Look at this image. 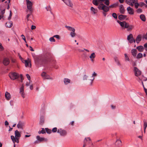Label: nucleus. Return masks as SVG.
Listing matches in <instances>:
<instances>
[{"mask_svg":"<svg viewBox=\"0 0 147 147\" xmlns=\"http://www.w3.org/2000/svg\"><path fill=\"white\" fill-rule=\"evenodd\" d=\"M117 22L119 23L120 25L122 27L127 29V30L129 31L132 30L134 28L132 25H129V24L125 21L121 22L119 20L117 21Z\"/></svg>","mask_w":147,"mask_h":147,"instance_id":"obj_1","label":"nucleus"},{"mask_svg":"<svg viewBox=\"0 0 147 147\" xmlns=\"http://www.w3.org/2000/svg\"><path fill=\"white\" fill-rule=\"evenodd\" d=\"M98 8L99 10H102L105 12H107L109 10V6H107L103 3H100L98 6Z\"/></svg>","mask_w":147,"mask_h":147,"instance_id":"obj_2","label":"nucleus"},{"mask_svg":"<svg viewBox=\"0 0 147 147\" xmlns=\"http://www.w3.org/2000/svg\"><path fill=\"white\" fill-rule=\"evenodd\" d=\"M9 76L11 79L12 80L16 79L19 77V74L16 72L10 73L9 74Z\"/></svg>","mask_w":147,"mask_h":147,"instance_id":"obj_3","label":"nucleus"},{"mask_svg":"<svg viewBox=\"0 0 147 147\" xmlns=\"http://www.w3.org/2000/svg\"><path fill=\"white\" fill-rule=\"evenodd\" d=\"M26 5H27V8L31 13L32 12V4L31 1L29 0H26Z\"/></svg>","mask_w":147,"mask_h":147,"instance_id":"obj_4","label":"nucleus"},{"mask_svg":"<svg viewBox=\"0 0 147 147\" xmlns=\"http://www.w3.org/2000/svg\"><path fill=\"white\" fill-rule=\"evenodd\" d=\"M49 61H50L51 63V65L52 66L56 64V61L55 60L52 59L51 58H46L43 61V62L45 63H46L47 62Z\"/></svg>","mask_w":147,"mask_h":147,"instance_id":"obj_5","label":"nucleus"},{"mask_svg":"<svg viewBox=\"0 0 147 147\" xmlns=\"http://www.w3.org/2000/svg\"><path fill=\"white\" fill-rule=\"evenodd\" d=\"M57 132L59 134L60 136H66L67 134V131L66 130L63 129H58Z\"/></svg>","mask_w":147,"mask_h":147,"instance_id":"obj_6","label":"nucleus"},{"mask_svg":"<svg viewBox=\"0 0 147 147\" xmlns=\"http://www.w3.org/2000/svg\"><path fill=\"white\" fill-rule=\"evenodd\" d=\"M127 40L130 43H132L133 42L135 43V40L134 38L133 35L131 34L128 36Z\"/></svg>","mask_w":147,"mask_h":147,"instance_id":"obj_7","label":"nucleus"},{"mask_svg":"<svg viewBox=\"0 0 147 147\" xmlns=\"http://www.w3.org/2000/svg\"><path fill=\"white\" fill-rule=\"evenodd\" d=\"M62 1L68 6L72 8L73 7V4L70 0H62Z\"/></svg>","mask_w":147,"mask_h":147,"instance_id":"obj_8","label":"nucleus"},{"mask_svg":"<svg viewBox=\"0 0 147 147\" xmlns=\"http://www.w3.org/2000/svg\"><path fill=\"white\" fill-rule=\"evenodd\" d=\"M134 71L135 75L136 76H138L141 74V71L137 67H134Z\"/></svg>","mask_w":147,"mask_h":147,"instance_id":"obj_9","label":"nucleus"},{"mask_svg":"<svg viewBox=\"0 0 147 147\" xmlns=\"http://www.w3.org/2000/svg\"><path fill=\"white\" fill-rule=\"evenodd\" d=\"M97 74L95 72H94L92 74V76L90 77V78L89 79V80L90 81V82L89 83V85H92V83L93 82V81L94 79V77H95L96 76Z\"/></svg>","mask_w":147,"mask_h":147,"instance_id":"obj_10","label":"nucleus"},{"mask_svg":"<svg viewBox=\"0 0 147 147\" xmlns=\"http://www.w3.org/2000/svg\"><path fill=\"white\" fill-rule=\"evenodd\" d=\"M25 64L26 67H31V64L30 60L28 59L27 60H25Z\"/></svg>","mask_w":147,"mask_h":147,"instance_id":"obj_11","label":"nucleus"},{"mask_svg":"<svg viewBox=\"0 0 147 147\" xmlns=\"http://www.w3.org/2000/svg\"><path fill=\"white\" fill-rule=\"evenodd\" d=\"M24 125V122L20 121H19L17 125V127L18 128L22 129Z\"/></svg>","mask_w":147,"mask_h":147,"instance_id":"obj_12","label":"nucleus"},{"mask_svg":"<svg viewBox=\"0 0 147 147\" xmlns=\"http://www.w3.org/2000/svg\"><path fill=\"white\" fill-rule=\"evenodd\" d=\"M115 145L116 147H120L121 146V141L120 139L117 140L115 143Z\"/></svg>","mask_w":147,"mask_h":147,"instance_id":"obj_13","label":"nucleus"},{"mask_svg":"<svg viewBox=\"0 0 147 147\" xmlns=\"http://www.w3.org/2000/svg\"><path fill=\"white\" fill-rule=\"evenodd\" d=\"M127 9L128 12V13L129 14H134V10L133 8H131L129 6L127 8Z\"/></svg>","mask_w":147,"mask_h":147,"instance_id":"obj_14","label":"nucleus"},{"mask_svg":"<svg viewBox=\"0 0 147 147\" xmlns=\"http://www.w3.org/2000/svg\"><path fill=\"white\" fill-rule=\"evenodd\" d=\"M20 92L22 97L24 98H25V94L24 92V87L23 86H22L20 87Z\"/></svg>","mask_w":147,"mask_h":147,"instance_id":"obj_15","label":"nucleus"},{"mask_svg":"<svg viewBox=\"0 0 147 147\" xmlns=\"http://www.w3.org/2000/svg\"><path fill=\"white\" fill-rule=\"evenodd\" d=\"M10 62L9 59L7 58H5L3 61V63L4 65H7L9 64Z\"/></svg>","mask_w":147,"mask_h":147,"instance_id":"obj_16","label":"nucleus"},{"mask_svg":"<svg viewBox=\"0 0 147 147\" xmlns=\"http://www.w3.org/2000/svg\"><path fill=\"white\" fill-rule=\"evenodd\" d=\"M36 138L37 140L40 142H42L43 141L47 142V139L43 138H40L39 136H37Z\"/></svg>","mask_w":147,"mask_h":147,"instance_id":"obj_17","label":"nucleus"},{"mask_svg":"<svg viewBox=\"0 0 147 147\" xmlns=\"http://www.w3.org/2000/svg\"><path fill=\"white\" fill-rule=\"evenodd\" d=\"M5 96L7 100H9L11 98V96L10 94L7 92H6L5 94Z\"/></svg>","mask_w":147,"mask_h":147,"instance_id":"obj_18","label":"nucleus"},{"mask_svg":"<svg viewBox=\"0 0 147 147\" xmlns=\"http://www.w3.org/2000/svg\"><path fill=\"white\" fill-rule=\"evenodd\" d=\"M119 11L121 13L124 14V7L122 5H121L119 6Z\"/></svg>","mask_w":147,"mask_h":147,"instance_id":"obj_19","label":"nucleus"},{"mask_svg":"<svg viewBox=\"0 0 147 147\" xmlns=\"http://www.w3.org/2000/svg\"><path fill=\"white\" fill-rule=\"evenodd\" d=\"M91 13L93 14H95L97 13L98 10L96 9H95L92 7L90 8Z\"/></svg>","mask_w":147,"mask_h":147,"instance_id":"obj_20","label":"nucleus"},{"mask_svg":"<svg viewBox=\"0 0 147 147\" xmlns=\"http://www.w3.org/2000/svg\"><path fill=\"white\" fill-rule=\"evenodd\" d=\"M137 53V50L136 49H133L131 50V53L134 57H135L136 56Z\"/></svg>","mask_w":147,"mask_h":147,"instance_id":"obj_21","label":"nucleus"},{"mask_svg":"<svg viewBox=\"0 0 147 147\" xmlns=\"http://www.w3.org/2000/svg\"><path fill=\"white\" fill-rule=\"evenodd\" d=\"M96 57V55L94 53H92L90 55L89 57L90 58L91 61L93 62L94 61V59Z\"/></svg>","mask_w":147,"mask_h":147,"instance_id":"obj_22","label":"nucleus"},{"mask_svg":"<svg viewBox=\"0 0 147 147\" xmlns=\"http://www.w3.org/2000/svg\"><path fill=\"white\" fill-rule=\"evenodd\" d=\"M65 27L68 30L71 31V32H74L75 31V28L71 26H65Z\"/></svg>","mask_w":147,"mask_h":147,"instance_id":"obj_23","label":"nucleus"},{"mask_svg":"<svg viewBox=\"0 0 147 147\" xmlns=\"http://www.w3.org/2000/svg\"><path fill=\"white\" fill-rule=\"evenodd\" d=\"M15 138H20L21 136V134L18 130L15 131Z\"/></svg>","mask_w":147,"mask_h":147,"instance_id":"obj_24","label":"nucleus"},{"mask_svg":"<svg viewBox=\"0 0 147 147\" xmlns=\"http://www.w3.org/2000/svg\"><path fill=\"white\" fill-rule=\"evenodd\" d=\"M127 17V16L121 14L119 16L118 18L120 20H122L125 19Z\"/></svg>","mask_w":147,"mask_h":147,"instance_id":"obj_25","label":"nucleus"},{"mask_svg":"<svg viewBox=\"0 0 147 147\" xmlns=\"http://www.w3.org/2000/svg\"><path fill=\"white\" fill-rule=\"evenodd\" d=\"M141 40V37L140 35H138L135 41H136L137 43H139Z\"/></svg>","mask_w":147,"mask_h":147,"instance_id":"obj_26","label":"nucleus"},{"mask_svg":"<svg viewBox=\"0 0 147 147\" xmlns=\"http://www.w3.org/2000/svg\"><path fill=\"white\" fill-rule=\"evenodd\" d=\"M136 49H138L139 51L140 52H142L144 50V47L142 46H139L136 47Z\"/></svg>","mask_w":147,"mask_h":147,"instance_id":"obj_27","label":"nucleus"},{"mask_svg":"<svg viewBox=\"0 0 147 147\" xmlns=\"http://www.w3.org/2000/svg\"><path fill=\"white\" fill-rule=\"evenodd\" d=\"M64 82L65 84L67 85L70 83V80L68 78H65L64 79Z\"/></svg>","mask_w":147,"mask_h":147,"instance_id":"obj_28","label":"nucleus"},{"mask_svg":"<svg viewBox=\"0 0 147 147\" xmlns=\"http://www.w3.org/2000/svg\"><path fill=\"white\" fill-rule=\"evenodd\" d=\"M144 122V132L145 133L146 129L147 127V123L146 120L144 119L143 120Z\"/></svg>","mask_w":147,"mask_h":147,"instance_id":"obj_29","label":"nucleus"},{"mask_svg":"<svg viewBox=\"0 0 147 147\" xmlns=\"http://www.w3.org/2000/svg\"><path fill=\"white\" fill-rule=\"evenodd\" d=\"M114 59L115 62L117 63V65L119 66H120L121 65V64L118 58L117 57H114Z\"/></svg>","mask_w":147,"mask_h":147,"instance_id":"obj_30","label":"nucleus"},{"mask_svg":"<svg viewBox=\"0 0 147 147\" xmlns=\"http://www.w3.org/2000/svg\"><path fill=\"white\" fill-rule=\"evenodd\" d=\"M90 79V78L88 79V77L86 75H85L83 77V80H87L89 84V82H90V81L89 80Z\"/></svg>","mask_w":147,"mask_h":147,"instance_id":"obj_31","label":"nucleus"},{"mask_svg":"<svg viewBox=\"0 0 147 147\" xmlns=\"http://www.w3.org/2000/svg\"><path fill=\"white\" fill-rule=\"evenodd\" d=\"M124 55L125 56V61H129L130 60L129 57L127 54L126 53H125Z\"/></svg>","mask_w":147,"mask_h":147,"instance_id":"obj_32","label":"nucleus"},{"mask_svg":"<svg viewBox=\"0 0 147 147\" xmlns=\"http://www.w3.org/2000/svg\"><path fill=\"white\" fill-rule=\"evenodd\" d=\"M131 0H125V2L129 5L131 6H133V4L131 3Z\"/></svg>","mask_w":147,"mask_h":147,"instance_id":"obj_33","label":"nucleus"},{"mask_svg":"<svg viewBox=\"0 0 147 147\" xmlns=\"http://www.w3.org/2000/svg\"><path fill=\"white\" fill-rule=\"evenodd\" d=\"M92 3L96 6L98 5L99 4L98 0H93L92 1Z\"/></svg>","mask_w":147,"mask_h":147,"instance_id":"obj_34","label":"nucleus"},{"mask_svg":"<svg viewBox=\"0 0 147 147\" xmlns=\"http://www.w3.org/2000/svg\"><path fill=\"white\" fill-rule=\"evenodd\" d=\"M5 26L7 27L10 28L12 26V24L10 22H7L5 24Z\"/></svg>","mask_w":147,"mask_h":147,"instance_id":"obj_35","label":"nucleus"},{"mask_svg":"<svg viewBox=\"0 0 147 147\" xmlns=\"http://www.w3.org/2000/svg\"><path fill=\"white\" fill-rule=\"evenodd\" d=\"M140 18L141 20L145 22L146 21L145 16L144 14H142L140 16Z\"/></svg>","mask_w":147,"mask_h":147,"instance_id":"obj_36","label":"nucleus"},{"mask_svg":"<svg viewBox=\"0 0 147 147\" xmlns=\"http://www.w3.org/2000/svg\"><path fill=\"white\" fill-rule=\"evenodd\" d=\"M70 34L72 38H74L76 36V33L75 32V31L71 32L70 33Z\"/></svg>","mask_w":147,"mask_h":147,"instance_id":"obj_37","label":"nucleus"},{"mask_svg":"<svg viewBox=\"0 0 147 147\" xmlns=\"http://www.w3.org/2000/svg\"><path fill=\"white\" fill-rule=\"evenodd\" d=\"M142 54L141 53H139L137 54L136 58L138 59H139L142 58Z\"/></svg>","mask_w":147,"mask_h":147,"instance_id":"obj_38","label":"nucleus"},{"mask_svg":"<svg viewBox=\"0 0 147 147\" xmlns=\"http://www.w3.org/2000/svg\"><path fill=\"white\" fill-rule=\"evenodd\" d=\"M104 3L105 5L106 6H109L110 4V2L109 0H105L104 1Z\"/></svg>","mask_w":147,"mask_h":147,"instance_id":"obj_39","label":"nucleus"},{"mask_svg":"<svg viewBox=\"0 0 147 147\" xmlns=\"http://www.w3.org/2000/svg\"><path fill=\"white\" fill-rule=\"evenodd\" d=\"M117 5V3H114L112 5H111L109 6V9L110 8H114Z\"/></svg>","mask_w":147,"mask_h":147,"instance_id":"obj_40","label":"nucleus"},{"mask_svg":"<svg viewBox=\"0 0 147 147\" xmlns=\"http://www.w3.org/2000/svg\"><path fill=\"white\" fill-rule=\"evenodd\" d=\"M134 4L135 8L136 9H137L138 7L140 6L139 3L138 2H136Z\"/></svg>","mask_w":147,"mask_h":147,"instance_id":"obj_41","label":"nucleus"},{"mask_svg":"<svg viewBox=\"0 0 147 147\" xmlns=\"http://www.w3.org/2000/svg\"><path fill=\"white\" fill-rule=\"evenodd\" d=\"M38 133L39 134H44L45 133V131L44 128H42V130L39 131H38Z\"/></svg>","mask_w":147,"mask_h":147,"instance_id":"obj_42","label":"nucleus"},{"mask_svg":"<svg viewBox=\"0 0 147 147\" xmlns=\"http://www.w3.org/2000/svg\"><path fill=\"white\" fill-rule=\"evenodd\" d=\"M45 79H51L52 80L53 79V78L52 77H51L49 75L47 74L46 76V77L44 78Z\"/></svg>","mask_w":147,"mask_h":147,"instance_id":"obj_43","label":"nucleus"},{"mask_svg":"<svg viewBox=\"0 0 147 147\" xmlns=\"http://www.w3.org/2000/svg\"><path fill=\"white\" fill-rule=\"evenodd\" d=\"M47 74L45 72H43L41 74V76L42 77L44 78Z\"/></svg>","mask_w":147,"mask_h":147,"instance_id":"obj_44","label":"nucleus"},{"mask_svg":"<svg viewBox=\"0 0 147 147\" xmlns=\"http://www.w3.org/2000/svg\"><path fill=\"white\" fill-rule=\"evenodd\" d=\"M46 131L48 134H51V130L47 128H45Z\"/></svg>","mask_w":147,"mask_h":147,"instance_id":"obj_45","label":"nucleus"},{"mask_svg":"<svg viewBox=\"0 0 147 147\" xmlns=\"http://www.w3.org/2000/svg\"><path fill=\"white\" fill-rule=\"evenodd\" d=\"M53 36V37H51L50 38L49 40L51 42H55V39L54 38Z\"/></svg>","mask_w":147,"mask_h":147,"instance_id":"obj_46","label":"nucleus"},{"mask_svg":"<svg viewBox=\"0 0 147 147\" xmlns=\"http://www.w3.org/2000/svg\"><path fill=\"white\" fill-rule=\"evenodd\" d=\"M44 119L43 118H41L40 119V123L41 125H42L44 123Z\"/></svg>","mask_w":147,"mask_h":147,"instance_id":"obj_47","label":"nucleus"},{"mask_svg":"<svg viewBox=\"0 0 147 147\" xmlns=\"http://www.w3.org/2000/svg\"><path fill=\"white\" fill-rule=\"evenodd\" d=\"M113 17L115 19H117V14L115 13H113L112 14Z\"/></svg>","mask_w":147,"mask_h":147,"instance_id":"obj_48","label":"nucleus"},{"mask_svg":"<svg viewBox=\"0 0 147 147\" xmlns=\"http://www.w3.org/2000/svg\"><path fill=\"white\" fill-rule=\"evenodd\" d=\"M136 11L138 13H140L142 12V10L141 8H139L136 10Z\"/></svg>","mask_w":147,"mask_h":147,"instance_id":"obj_49","label":"nucleus"},{"mask_svg":"<svg viewBox=\"0 0 147 147\" xmlns=\"http://www.w3.org/2000/svg\"><path fill=\"white\" fill-rule=\"evenodd\" d=\"M4 49L1 43H0V51H2Z\"/></svg>","mask_w":147,"mask_h":147,"instance_id":"obj_50","label":"nucleus"},{"mask_svg":"<svg viewBox=\"0 0 147 147\" xmlns=\"http://www.w3.org/2000/svg\"><path fill=\"white\" fill-rule=\"evenodd\" d=\"M57 131V127H54L52 129V131L54 133L56 132Z\"/></svg>","mask_w":147,"mask_h":147,"instance_id":"obj_51","label":"nucleus"},{"mask_svg":"<svg viewBox=\"0 0 147 147\" xmlns=\"http://www.w3.org/2000/svg\"><path fill=\"white\" fill-rule=\"evenodd\" d=\"M12 12H11V11H10V13H9V17H8V19L9 20H10L11 18V17L12 16Z\"/></svg>","mask_w":147,"mask_h":147,"instance_id":"obj_52","label":"nucleus"},{"mask_svg":"<svg viewBox=\"0 0 147 147\" xmlns=\"http://www.w3.org/2000/svg\"><path fill=\"white\" fill-rule=\"evenodd\" d=\"M90 140V138L89 137H88L87 138H85V139L84 140V143H86V141H88V140Z\"/></svg>","mask_w":147,"mask_h":147,"instance_id":"obj_53","label":"nucleus"},{"mask_svg":"<svg viewBox=\"0 0 147 147\" xmlns=\"http://www.w3.org/2000/svg\"><path fill=\"white\" fill-rule=\"evenodd\" d=\"M21 37H22V39L25 42H26V38L24 36V35L23 34H22L21 36Z\"/></svg>","mask_w":147,"mask_h":147,"instance_id":"obj_54","label":"nucleus"},{"mask_svg":"<svg viewBox=\"0 0 147 147\" xmlns=\"http://www.w3.org/2000/svg\"><path fill=\"white\" fill-rule=\"evenodd\" d=\"M32 13V12L31 13V12H30V13H29V14H28L27 15V16H26V18L27 21H28L29 20L28 18L29 17V16L31 15V14Z\"/></svg>","mask_w":147,"mask_h":147,"instance_id":"obj_55","label":"nucleus"},{"mask_svg":"<svg viewBox=\"0 0 147 147\" xmlns=\"http://www.w3.org/2000/svg\"><path fill=\"white\" fill-rule=\"evenodd\" d=\"M145 5V4L144 2H140L139 3L140 6V7H142Z\"/></svg>","mask_w":147,"mask_h":147,"instance_id":"obj_56","label":"nucleus"},{"mask_svg":"<svg viewBox=\"0 0 147 147\" xmlns=\"http://www.w3.org/2000/svg\"><path fill=\"white\" fill-rule=\"evenodd\" d=\"M26 76L27 78L28 79V80L30 81V76L28 74H26Z\"/></svg>","mask_w":147,"mask_h":147,"instance_id":"obj_57","label":"nucleus"},{"mask_svg":"<svg viewBox=\"0 0 147 147\" xmlns=\"http://www.w3.org/2000/svg\"><path fill=\"white\" fill-rule=\"evenodd\" d=\"M53 37H55L57 38V39H60L59 36L58 35H56L53 36Z\"/></svg>","mask_w":147,"mask_h":147,"instance_id":"obj_58","label":"nucleus"},{"mask_svg":"<svg viewBox=\"0 0 147 147\" xmlns=\"http://www.w3.org/2000/svg\"><path fill=\"white\" fill-rule=\"evenodd\" d=\"M131 3L134 5V4L136 2H138V0H131Z\"/></svg>","mask_w":147,"mask_h":147,"instance_id":"obj_59","label":"nucleus"},{"mask_svg":"<svg viewBox=\"0 0 147 147\" xmlns=\"http://www.w3.org/2000/svg\"><path fill=\"white\" fill-rule=\"evenodd\" d=\"M11 59L12 62L13 63H15L16 62V60L15 59H13V58H11Z\"/></svg>","mask_w":147,"mask_h":147,"instance_id":"obj_60","label":"nucleus"},{"mask_svg":"<svg viewBox=\"0 0 147 147\" xmlns=\"http://www.w3.org/2000/svg\"><path fill=\"white\" fill-rule=\"evenodd\" d=\"M53 66L55 69H57L58 67V66L56 64L55 65H54Z\"/></svg>","mask_w":147,"mask_h":147,"instance_id":"obj_61","label":"nucleus"},{"mask_svg":"<svg viewBox=\"0 0 147 147\" xmlns=\"http://www.w3.org/2000/svg\"><path fill=\"white\" fill-rule=\"evenodd\" d=\"M36 28V27L35 26L32 25L31 26V29L32 30L35 29Z\"/></svg>","mask_w":147,"mask_h":147,"instance_id":"obj_62","label":"nucleus"},{"mask_svg":"<svg viewBox=\"0 0 147 147\" xmlns=\"http://www.w3.org/2000/svg\"><path fill=\"white\" fill-rule=\"evenodd\" d=\"M30 84V81H29V82H27L26 83V85L27 86H28Z\"/></svg>","mask_w":147,"mask_h":147,"instance_id":"obj_63","label":"nucleus"},{"mask_svg":"<svg viewBox=\"0 0 147 147\" xmlns=\"http://www.w3.org/2000/svg\"><path fill=\"white\" fill-rule=\"evenodd\" d=\"M46 9L47 11H49L50 10V7H46Z\"/></svg>","mask_w":147,"mask_h":147,"instance_id":"obj_64","label":"nucleus"}]
</instances>
